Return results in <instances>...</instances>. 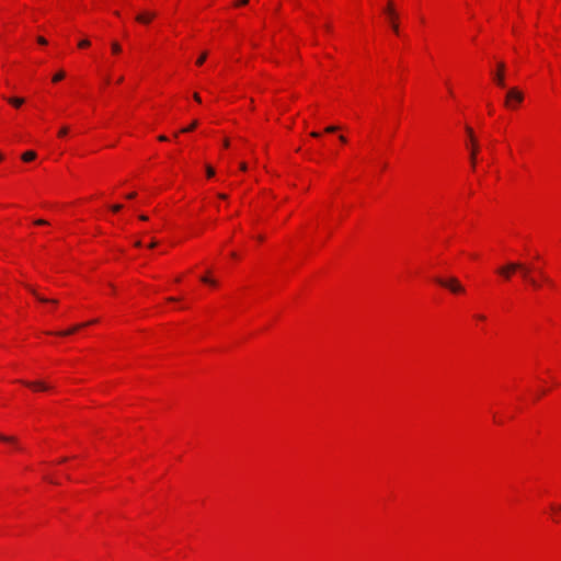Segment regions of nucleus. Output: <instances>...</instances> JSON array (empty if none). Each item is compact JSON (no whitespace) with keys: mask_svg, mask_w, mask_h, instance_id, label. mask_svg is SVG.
<instances>
[{"mask_svg":"<svg viewBox=\"0 0 561 561\" xmlns=\"http://www.w3.org/2000/svg\"><path fill=\"white\" fill-rule=\"evenodd\" d=\"M310 135H311V137H314V138L320 137V134H319V133H317V131H312Z\"/></svg>","mask_w":561,"mask_h":561,"instance_id":"obj_30","label":"nucleus"},{"mask_svg":"<svg viewBox=\"0 0 561 561\" xmlns=\"http://www.w3.org/2000/svg\"><path fill=\"white\" fill-rule=\"evenodd\" d=\"M65 78V72L64 71H59L57 72L54 77H53V81L54 82H58L60 80H62Z\"/></svg>","mask_w":561,"mask_h":561,"instance_id":"obj_15","label":"nucleus"},{"mask_svg":"<svg viewBox=\"0 0 561 561\" xmlns=\"http://www.w3.org/2000/svg\"><path fill=\"white\" fill-rule=\"evenodd\" d=\"M36 225H47V221L44 219H38L35 221Z\"/></svg>","mask_w":561,"mask_h":561,"instance_id":"obj_28","label":"nucleus"},{"mask_svg":"<svg viewBox=\"0 0 561 561\" xmlns=\"http://www.w3.org/2000/svg\"><path fill=\"white\" fill-rule=\"evenodd\" d=\"M337 129H339V127H337V126L332 125V126H328V127L325 128V131H327V133H335Z\"/></svg>","mask_w":561,"mask_h":561,"instance_id":"obj_22","label":"nucleus"},{"mask_svg":"<svg viewBox=\"0 0 561 561\" xmlns=\"http://www.w3.org/2000/svg\"><path fill=\"white\" fill-rule=\"evenodd\" d=\"M8 102L15 107H20L24 103V99L22 98H10Z\"/></svg>","mask_w":561,"mask_h":561,"instance_id":"obj_12","label":"nucleus"},{"mask_svg":"<svg viewBox=\"0 0 561 561\" xmlns=\"http://www.w3.org/2000/svg\"><path fill=\"white\" fill-rule=\"evenodd\" d=\"M552 510L556 512H561V506L552 505Z\"/></svg>","mask_w":561,"mask_h":561,"instance_id":"obj_31","label":"nucleus"},{"mask_svg":"<svg viewBox=\"0 0 561 561\" xmlns=\"http://www.w3.org/2000/svg\"><path fill=\"white\" fill-rule=\"evenodd\" d=\"M24 385H26L27 387H31L35 390H48L49 389V386H47L45 382L43 381H36V382H24Z\"/></svg>","mask_w":561,"mask_h":561,"instance_id":"obj_9","label":"nucleus"},{"mask_svg":"<svg viewBox=\"0 0 561 561\" xmlns=\"http://www.w3.org/2000/svg\"><path fill=\"white\" fill-rule=\"evenodd\" d=\"M156 16L154 13H142L136 16V20L140 23H149Z\"/></svg>","mask_w":561,"mask_h":561,"instance_id":"obj_10","label":"nucleus"},{"mask_svg":"<svg viewBox=\"0 0 561 561\" xmlns=\"http://www.w3.org/2000/svg\"><path fill=\"white\" fill-rule=\"evenodd\" d=\"M139 218H140V220H144V221L148 220V217L146 215H141Z\"/></svg>","mask_w":561,"mask_h":561,"instance_id":"obj_36","label":"nucleus"},{"mask_svg":"<svg viewBox=\"0 0 561 561\" xmlns=\"http://www.w3.org/2000/svg\"><path fill=\"white\" fill-rule=\"evenodd\" d=\"M218 197L221 198V199H227V195L226 194H218Z\"/></svg>","mask_w":561,"mask_h":561,"instance_id":"obj_35","label":"nucleus"},{"mask_svg":"<svg viewBox=\"0 0 561 561\" xmlns=\"http://www.w3.org/2000/svg\"><path fill=\"white\" fill-rule=\"evenodd\" d=\"M135 196H136V193H130V194H128L126 197H127V198H129V199H131V198H134Z\"/></svg>","mask_w":561,"mask_h":561,"instance_id":"obj_34","label":"nucleus"},{"mask_svg":"<svg viewBox=\"0 0 561 561\" xmlns=\"http://www.w3.org/2000/svg\"><path fill=\"white\" fill-rule=\"evenodd\" d=\"M198 125L197 121H194L188 127H185L181 130V133H188L196 128Z\"/></svg>","mask_w":561,"mask_h":561,"instance_id":"obj_14","label":"nucleus"},{"mask_svg":"<svg viewBox=\"0 0 561 561\" xmlns=\"http://www.w3.org/2000/svg\"><path fill=\"white\" fill-rule=\"evenodd\" d=\"M527 283L534 288H539V286H540L539 283L533 276H530V278L527 280Z\"/></svg>","mask_w":561,"mask_h":561,"instance_id":"obj_18","label":"nucleus"},{"mask_svg":"<svg viewBox=\"0 0 561 561\" xmlns=\"http://www.w3.org/2000/svg\"><path fill=\"white\" fill-rule=\"evenodd\" d=\"M168 300H169V301H176L178 299H176V298H174V297H170Z\"/></svg>","mask_w":561,"mask_h":561,"instance_id":"obj_42","label":"nucleus"},{"mask_svg":"<svg viewBox=\"0 0 561 561\" xmlns=\"http://www.w3.org/2000/svg\"><path fill=\"white\" fill-rule=\"evenodd\" d=\"M206 174H207V178H213L215 175L214 168L210 165H206Z\"/></svg>","mask_w":561,"mask_h":561,"instance_id":"obj_19","label":"nucleus"},{"mask_svg":"<svg viewBox=\"0 0 561 561\" xmlns=\"http://www.w3.org/2000/svg\"><path fill=\"white\" fill-rule=\"evenodd\" d=\"M30 290L33 293V295L41 301V302H51V304H57V300L56 299H47L43 296H39L36 294L35 290H33L32 288H30Z\"/></svg>","mask_w":561,"mask_h":561,"instance_id":"obj_13","label":"nucleus"},{"mask_svg":"<svg viewBox=\"0 0 561 561\" xmlns=\"http://www.w3.org/2000/svg\"><path fill=\"white\" fill-rule=\"evenodd\" d=\"M67 133H68V128H67V127H62V128L59 130L58 135H59L60 137H62V136L67 135Z\"/></svg>","mask_w":561,"mask_h":561,"instance_id":"obj_25","label":"nucleus"},{"mask_svg":"<svg viewBox=\"0 0 561 561\" xmlns=\"http://www.w3.org/2000/svg\"><path fill=\"white\" fill-rule=\"evenodd\" d=\"M542 279H545L547 283H551L550 279L548 277H546L545 275H542Z\"/></svg>","mask_w":561,"mask_h":561,"instance_id":"obj_41","label":"nucleus"},{"mask_svg":"<svg viewBox=\"0 0 561 561\" xmlns=\"http://www.w3.org/2000/svg\"><path fill=\"white\" fill-rule=\"evenodd\" d=\"M436 282L440 286H444V287L448 288L454 294H459V293H463L465 291V288L462 287V285L455 277H451L449 279L437 278Z\"/></svg>","mask_w":561,"mask_h":561,"instance_id":"obj_2","label":"nucleus"},{"mask_svg":"<svg viewBox=\"0 0 561 561\" xmlns=\"http://www.w3.org/2000/svg\"><path fill=\"white\" fill-rule=\"evenodd\" d=\"M206 58H207V54H206V53H203V54L198 57V59H197L196 64H197L198 66L203 65V64L205 62Z\"/></svg>","mask_w":561,"mask_h":561,"instance_id":"obj_20","label":"nucleus"},{"mask_svg":"<svg viewBox=\"0 0 561 561\" xmlns=\"http://www.w3.org/2000/svg\"><path fill=\"white\" fill-rule=\"evenodd\" d=\"M339 139L342 141V142H346V138L344 136H340Z\"/></svg>","mask_w":561,"mask_h":561,"instance_id":"obj_37","label":"nucleus"},{"mask_svg":"<svg viewBox=\"0 0 561 561\" xmlns=\"http://www.w3.org/2000/svg\"><path fill=\"white\" fill-rule=\"evenodd\" d=\"M224 146H225V147H228V146H229V140H228V139H225V140H224Z\"/></svg>","mask_w":561,"mask_h":561,"instance_id":"obj_39","label":"nucleus"},{"mask_svg":"<svg viewBox=\"0 0 561 561\" xmlns=\"http://www.w3.org/2000/svg\"><path fill=\"white\" fill-rule=\"evenodd\" d=\"M122 207H123V206H122L121 204H116V205H113V206H112V210H113V211H119V210L122 209Z\"/></svg>","mask_w":561,"mask_h":561,"instance_id":"obj_26","label":"nucleus"},{"mask_svg":"<svg viewBox=\"0 0 561 561\" xmlns=\"http://www.w3.org/2000/svg\"><path fill=\"white\" fill-rule=\"evenodd\" d=\"M477 318H478L479 320H484V319H485V318H484V316H482V314H478V316H477Z\"/></svg>","mask_w":561,"mask_h":561,"instance_id":"obj_40","label":"nucleus"},{"mask_svg":"<svg viewBox=\"0 0 561 561\" xmlns=\"http://www.w3.org/2000/svg\"><path fill=\"white\" fill-rule=\"evenodd\" d=\"M504 70H505L504 62H499L497 72L494 75V81L501 88H505Z\"/></svg>","mask_w":561,"mask_h":561,"instance_id":"obj_6","label":"nucleus"},{"mask_svg":"<svg viewBox=\"0 0 561 561\" xmlns=\"http://www.w3.org/2000/svg\"><path fill=\"white\" fill-rule=\"evenodd\" d=\"M517 271L520 272L523 279H525L526 282L531 276L530 275L531 267L529 265L524 264V263H520V267H518Z\"/></svg>","mask_w":561,"mask_h":561,"instance_id":"obj_8","label":"nucleus"},{"mask_svg":"<svg viewBox=\"0 0 561 561\" xmlns=\"http://www.w3.org/2000/svg\"><path fill=\"white\" fill-rule=\"evenodd\" d=\"M36 158V152L35 151H26L22 154V160L25 161V162H28V161H32Z\"/></svg>","mask_w":561,"mask_h":561,"instance_id":"obj_11","label":"nucleus"},{"mask_svg":"<svg viewBox=\"0 0 561 561\" xmlns=\"http://www.w3.org/2000/svg\"><path fill=\"white\" fill-rule=\"evenodd\" d=\"M0 440L4 443H14L15 438L12 436L0 435Z\"/></svg>","mask_w":561,"mask_h":561,"instance_id":"obj_16","label":"nucleus"},{"mask_svg":"<svg viewBox=\"0 0 561 561\" xmlns=\"http://www.w3.org/2000/svg\"><path fill=\"white\" fill-rule=\"evenodd\" d=\"M194 99H195V101L201 102V98L197 93H194Z\"/></svg>","mask_w":561,"mask_h":561,"instance_id":"obj_32","label":"nucleus"},{"mask_svg":"<svg viewBox=\"0 0 561 561\" xmlns=\"http://www.w3.org/2000/svg\"><path fill=\"white\" fill-rule=\"evenodd\" d=\"M249 2V0H237L234 5L239 7V5H244Z\"/></svg>","mask_w":561,"mask_h":561,"instance_id":"obj_24","label":"nucleus"},{"mask_svg":"<svg viewBox=\"0 0 561 561\" xmlns=\"http://www.w3.org/2000/svg\"><path fill=\"white\" fill-rule=\"evenodd\" d=\"M202 282L210 284V285H216V282L214 279H210L206 276L202 277Z\"/></svg>","mask_w":561,"mask_h":561,"instance_id":"obj_23","label":"nucleus"},{"mask_svg":"<svg viewBox=\"0 0 561 561\" xmlns=\"http://www.w3.org/2000/svg\"><path fill=\"white\" fill-rule=\"evenodd\" d=\"M524 94L517 88H511L506 93L505 105L515 108L516 104L522 103Z\"/></svg>","mask_w":561,"mask_h":561,"instance_id":"obj_1","label":"nucleus"},{"mask_svg":"<svg viewBox=\"0 0 561 561\" xmlns=\"http://www.w3.org/2000/svg\"><path fill=\"white\" fill-rule=\"evenodd\" d=\"M158 139H159L160 141H165L168 138H167L165 136L161 135V136H159V138H158Z\"/></svg>","mask_w":561,"mask_h":561,"instance_id":"obj_33","label":"nucleus"},{"mask_svg":"<svg viewBox=\"0 0 561 561\" xmlns=\"http://www.w3.org/2000/svg\"><path fill=\"white\" fill-rule=\"evenodd\" d=\"M135 245H136V247H140V245H141V242H140V241H137V242L135 243Z\"/></svg>","mask_w":561,"mask_h":561,"instance_id":"obj_43","label":"nucleus"},{"mask_svg":"<svg viewBox=\"0 0 561 561\" xmlns=\"http://www.w3.org/2000/svg\"><path fill=\"white\" fill-rule=\"evenodd\" d=\"M3 159L2 154L0 153V161Z\"/></svg>","mask_w":561,"mask_h":561,"instance_id":"obj_46","label":"nucleus"},{"mask_svg":"<svg viewBox=\"0 0 561 561\" xmlns=\"http://www.w3.org/2000/svg\"><path fill=\"white\" fill-rule=\"evenodd\" d=\"M240 169H241L242 171H245V170L248 169V167H247V164H245L244 162H241V163H240Z\"/></svg>","mask_w":561,"mask_h":561,"instance_id":"obj_29","label":"nucleus"},{"mask_svg":"<svg viewBox=\"0 0 561 561\" xmlns=\"http://www.w3.org/2000/svg\"><path fill=\"white\" fill-rule=\"evenodd\" d=\"M37 42H38L41 45H46V44H47V41H46L44 37H42V36L37 37Z\"/></svg>","mask_w":561,"mask_h":561,"instance_id":"obj_27","label":"nucleus"},{"mask_svg":"<svg viewBox=\"0 0 561 561\" xmlns=\"http://www.w3.org/2000/svg\"><path fill=\"white\" fill-rule=\"evenodd\" d=\"M112 50L114 54L121 53V50H122L121 45L117 42L112 43Z\"/></svg>","mask_w":561,"mask_h":561,"instance_id":"obj_17","label":"nucleus"},{"mask_svg":"<svg viewBox=\"0 0 561 561\" xmlns=\"http://www.w3.org/2000/svg\"><path fill=\"white\" fill-rule=\"evenodd\" d=\"M520 267V262H508L506 265L497 268V273L506 280H510L512 273Z\"/></svg>","mask_w":561,"mask_h":561,"instance_id":"obj_3","label":"nucleus"},{"mask_svg":"<svg viewBox=\"0 0 561 561\" xmlns=\"http://www.w3.org/2000/svg\"><path fill=\"white\" fill-rule=\"evenodd\" d=\"M94 322H96V321L93 320V321H90V322H87V323L78 324V325H75L71 329L67 330V331L57 332L56 334L60 335V336H67V335H70V334L77 332L80 328L87 327V325H89L91 323H94Z\"/></svg>","mask_w":561,"mask_h":561,"instance_id":"obj_7","label":"nucleus"},{"mask_svg":"<svg viewBox=\"0 0 561 561\" xmlns=\"http://www.w3.org/2000/svg\"><path fill=\"white\" fill-rule=\"evenodd\" d=\"M466 131L469 135L470 140L472 142L471 152H470V162H471L472 168H474L476 167V156H477V152H478V146H477V142H476V139H474V136H473L472 128L467 126L466 127Z\"/></svg>","mask_w":561,"mask_h":561,"instance_id":"obj_4","label":"nucleus"},{"mask_svg":"<svg viewBox=\"0 0 561 561\" xmlns=\"http://www.w3.org/2000/svg\"><path fill=\"white\" fill-rule=\"evenodd\" d=\"M157 245V242L156 241H152L150 244H149V248H154Z\"/></svg>","mask_w":561,"mask_h":561,"instance_id":"obj_38","label":"nucleus"},{"mask_svg":"<svg viewBox=\"0 0 561 561\" xmlns=\"http://www.w3.org/2000/svg\"><path fill=\"white\" fill-rule=\"evenodd\" d=\"M78 46L80 48H85V47L90 46V41L89 39H83V41L79 42Z\"/></svg>","mask_w":561,"mask_h":561,"instance_id":"obj_21","label":"nucleus"},{"mask_svg":"<svg viewBox=\"0 0 561 561\" xmlns=\"http://www.w3.org/2000/svg\"><path fill=\"white\" fill-rule=\"evenodd\" d=\"M325 28H327V31H330L331 26L328 24V25H325Z\"/></svg>","mask_w":561,"mask_h":561,"instance_id":"obj_44","label":"nucleus"},{"mask_svg":"<svg viewBox=\"0 0 561 561\" xmlns=\"http://www.w3.org/2000/svg\"><path fill=\"white\" fill-rule=\"evenodd\" d=\"M386 13L388 14V16L390 19L393 32L398 33L399 32V27H398V24L396 23L397 14L394 12L393 2L391 0L388 1Z\"/></svg>","mask_w":561,"mask_h":561,"instance_id":"obj_5","label":"nucleus"},{"mask_svg":"<svg viewBox=\"0 0 561 561\" xmlns=\"http://www.w3.org/2000/svg\"><path fill=\"white\" fill-rule=\"evenodd\" d=\"M117 81H118V82H122V81H123V77L117 78Z\"/></svg>","mask_w":561,"mask_h":561,"instance_id":"obj_45","label":"nucleus"}]
</instances>
